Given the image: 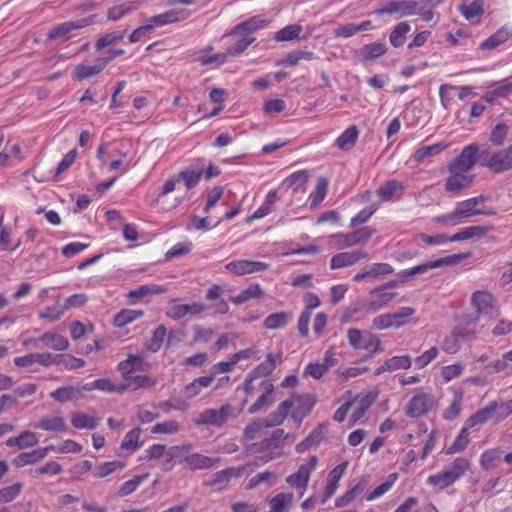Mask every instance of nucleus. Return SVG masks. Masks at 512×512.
<instances>
[{
    "label": "nucleus",
    "instance_id": "36",
    "mask_svg": "<svg viewBox=\"0 0 512 512\" xmlns=\"http://www.w3.org/2000/svg\"><path fill=\"white\" fill-rule=\"evenodd\" d=\"M448 145L444 142H439L434 145L424 146L415 151L413 160L416 162L423 161L429 157L436 156L445 150Z\"/></svg>",
    "mask_w": 512,
    "mask_h": 512
},
{
    "label": "nucleus",
    "instance_id": "13",
    "mask_svg": "<svg viewBox=\"0 0 512 512\" xmlns=\"http://www.w3.org/2000/svg\"><path fill=\"white\" fill-rule=\"evenodd\" d=\"M290 400L294 403L291 416L294 420H298L299 422L312 411L316 402L314 396L311 394L293 395Z\"/></svg>",
    "mask_w": 512,
    "mask_h": 512
},
{
    "label": "nucleus",
    "instance_id": "44",
    "mask_svg": "<svg viewBox=\"0 0 512 512\" xmlns=\"http://www.w3.org/2000/svg\"><path fill=\"white\" fill-rule=\"evenodd\" d=\"M142 310L123 309L114 317V325L123 327L143 316Z\"/></svg>",
    "mask_w": 512,
    "mask_h": 512
},
{
    "label": "nucleus",
    "instance_id": "19",
    "mask_svg": "<svg viewBox=\"0 0 512 512\" xmlns=\"http://www.w3.org/2000/svg\"><path fill=\"white\" fill-rule=\"evenodd\" d=\"M54 446L50 445L45 448L36 449L31 452H23L14 458L13 464L17 468L24 467L25 465H31L44 459L50 450H53Z\"/></svg>",
    "mask_w": 512,
    "mask_h": 512
},
{
    "label": "nucleus",
    "instance_id": "48",
    "mask_svg": "<svg viewBox=\"0 0 512 512\" xmlns=\"http://www.w3.org/2000/svg\"><path fill=\"white\" fill-rule=\"evenodd\" d=\"M142 363V359L139 356L130 354L128 358L119 363V370L122 372L125 380L132 377V371L138 369V365Z\"/></svg>",
    "mask_w": 512,
    "mask_h": 512
},
{
    "label": "nucleus",
    "instance_id": "34",
    "mask_svg": "<svg viewBox=\"0 0 512 512\" xmlns=\"http://www.w3.org/2000/svg\"><path fill=\"white\" fill-rule=\"evenodd\" d=\"M50 396L61 403L78 399L80 397V386H65L50 393Z\"/></svg>",
    "mask_w": 512,
    "mask_h": 512
},
{
    "label": "nucleus",
    "instance_id": "43",
    "mask_svg": "<svg viewBox=\"0 0 512 512\" xmlns=\"http://www.w3.org/2000/svg\"><path fill=\"white\" fill-rule=\"evenodd\" d=\"M404 189V185L398 180H390L376 191L383 201H389L394 194Z\"/></svg>",
    "mask_w": 512,
    "mask_h": 512
},
{
    "label": "nucleus",
    "instance_id": "64",
    "mask_svg": "<svg viewBox=\"0 0 512 512\" xmlns=\"http://www.w3.org/2000/svg\"><path fill=\"white\" fill-rule=\"evenodd\" d=\"M508 361H512V350L506 352L502 359H497L491 362L486 366V369L490 374L505 371L508 368Z\"/></svg>",
    "mask_w": 512,
    "mask_h": 512
},
{
    "label": "nucleus",
    "instance_id": "33",
    "mask_svg": "<svg viewBox=\"0 0 512 512\" xmlns=\"http://www.w3.org/2000/svg\"><path fill=\"white\" fill-rule=\"evenodd\" d=\"M490 230L491 228L487 226H470L455 233L453 236L450 237L449 240L450 242H454L467 240L476 236L480 237L488 233Z\"/></svg>",
    "mask_w": 512,
    "mask_h": 512
},
{
    "label": "nucleus",
    "instance_id": "57",
    "mask_svg": "<svg viewBox=\"0 0 512 512\" xmlns=\"http://www.w3.org/2000/svg\"><path fill=\"white\" fill-rule=\"evenodd\" d=\"M59 364L63 365L68 370H75L82 368L85 365V361L71 354H60L58 355L57 361V365Z\"/></svg>",
    "mask_w": 512,
    "mask_h": 512
},
{
    "label": "nucleus",
    "instance_id": "49",
    "mask_svg": "<svg viewBox=\"0 0 512 512\" xmlns=\"http://www.w3.org/2000/svg\"><path fill=\"white\" fill-rule=\"evenodd\" d=\"M124 467H125V463H123L121 461L115 460V461L104 462L95 468L94 476L96 478H104V477L112 474L116 470H122Z\"/></svg>",
    "mask_w": 512,
    "mask_h": 512
},
{
    "label": "nucleus",
    "instance_id": "40",
    "mask_svg": "<svg viewBox=\"0 0 512 512\" xmlns=\"http://www.w3.org/2000/svg\"><path fill=\"white\" fill-rule=\"evenodd\" d=\"M410 25L407 22H400L397 24L390 33L389 40L393 47H401L405 40L406 35L410 31Z\"/></svg>",
    "mask_w": 512,
    "mask_h": 512
},
{
    "label": "nucleus",
    "instance_id": "20",
    "mask_svg": "<svg viewBox=\"0 0 512 512\" xmlns=\"http://www.w3.org/2000/svg\"><path fill=\"white\" fill-rule=\"evenodd\" d=\"M267 24V20L262 19L260 16H254L234 26L225 36H234L245 32L252 33L265 27Z\"/></svg>",
    "mask_w": 512,
    "mask_h": 512
},
{
    "label": "nucleus",
    "instance_id": "21",
    "mask_svg": "<svg viewBox=\"0 0 512 512\" xmlns=\"http://www.w3.org/2000/svg\"><path fill=\"white\" fill-rule=\"evenodd\" d=\"M282 361V353L279 352L277 355L273 353H268L266 356V360L260 363L256 368H254L250 373L256 379L260 377H266L270 375L273 370L276 368L277 364Z\"/></svg>",
    "mask_w": 512,
    "mask_h": 512
},
{
    "label": "nucleus",
    "instance_id": "1",
    "mask_svg": "<svg viewBox=\"0 0 512 512\" xmlns=\"http://www.w3.org/2000/svg\"><path fill=\"white\" fill-rule=\"evenodd\" d=\"M479 164L493 173H503L512 169V144L493 154L483 150L479 154Z\"/></svg>",
    "mask_w": 512,
    "mask_h": 512
},
{
    "label": "nucleus",
    "instance_id": "54",
    "mask_svg": "<svg viewBox=\"0 0 512 512\" xmlns=\"http://www.w3.org/2000/svg\"><path fill=\"white\" fill-rule=\"evenodd\" d=\"M509 127L505 123H498L491 131L489 140L495 146H502L508 135Z\"/></svg>",
    "mask_w": 512,
    "mask_h": 512
},
{
    "label": "nucleus",
    "instance_id": "45",
    "mask_svg": "<svg viewBox=\"0 0 512 512\" xmlns=\"http://www.w3.org/2000/svg\"><path fill=\"white\" fill-rule=\"evenodd\" d=\"M244 470H245V467H238V468L230 467V468H226L221 471H218L213 474L212 483L213 484H222V483L228 482L232 478L240 477Z\"/></svg>",
    "mask_w": 512,
    "mask_h": 512
},
{
    "label": "nucleus",
    "instance_id": "10",
    "mask_svg": "<svg viewBox=\"0 0 512 512\" xmlns=\"http://www.w3.org/2000/svg\"><path fill=\"white\" fill-rule=\"evenodd\" d=\"M368 257V253L363 250H352L335 254L330 261L332 270L352 266L362 259Z\"/></svg>",
    "mask_w": 512,
    "mask_h": 512
},
{
    "label": "nucleus",
    "instance_id": "58",
    "mask_svg": "<svg viewBox=\"0 0 512 512\" xmlns=\"http://www.w3.org/2000/svg\"><path fill=\"white\" fill-rule=\"evenodd\" d=\"M412 361L410 356L403 355V356H394L390 359L386 360V368L389 369V371H395L399 369H409L411 367Z\"/></svg>",
    "mask_w": 512,
    "mask_h": 512
},
{
    "label": "nucleus",
    "instance_id": "30",
    "mask_svg": "<svg viewBox=\"0 0 512 512\" xmlns=\"http://www.w3.org/2000/svg\"><path fill=\"white\" fill-rule=\"evenodd\" d=\"M71 424L77 429H95L99 425V418L83 412H74L71 415Z\"/></svg>",
    "mask_w": 512,
    "mask_h": 512
},
{
    "label": "nucleus",
    "instance_id": "38",
    "mask_svg": "<svg viewBox=\"0 0 512 512\" xmlns=\"http://www.w3.org/2000/svg\"><path fill=\"white\" fill-rule=\"evenodd\" d=\"M104 68L105 62H101L100 59L94 65L80 64L75 68L76 78L78 80L90 78L101 73Z\"/></svg>",
    "mask_w": 512,
    "mask_h": 512
},
{
    "label": "nucleus",
    "instance_id": "47",
    "mask_svg": "<svg viewBox=\"0 0 512 512\" xmlns=\"http://www.w3.org/2000/svg\"><path fill=\"white\" fill-rule=\"evenodd\" d=\"M468 430L469 428L464 425L459 435L456 437L451 446L447 449V454L459 453L465 450V448L468 446L470 442Z\"/></svg>",
    "mask_w": 512,
    "mask_h": 512
},
{
    "label": "nucleus",
    "instance_id": "29",
    "mask_svg": "<svg viewBox=\"0 0 512 512\" xmlns=\"http://www.w3.org/2000/svg\"><path fill=\"white\" fill-rule=\"evenodd\" d=\"M263 385L264 392L259 396L257 401L250 406L248 410L250 414H254L273 403L272 393L274 391V385L268 382L263 383Z\"/></svg>",
    "mask_w": 512,
    "mask_h": 512
},
{
    "label": "nucleus",
    "instance_id": "63",
    "mask_svg": "<svg viewBox=\"0 0 512 512\" xmlns=\"http://www.w3.org/2000/svg\"><path fill=\"white\" fill-rule=\"evenodd\" d=\"M140 428H135L130 430L124 437L121 448L126 450H136L139 447V439H140Z\"/></svg>",
    "mask_w": 512,
    "mask_h": 512
},
{
    "label": "nucleus",
    "instance_id": "32",
    "mask_svg": "<svg viewBox=\"0 0 512 512\" xmlns=\"http://www.w3.org/2000/svg\"><path fill=\"white\" fill-rule=\"evenodd\" d=\"M303 30V27L300 24H292L288 25L278 32H276L274 36V40L276 42H284V41H293L298 39H304L300 34Z\"/></svg>",
    "mask_w": 512,
    "mask_h": 512
},
{
    "label": "nucleus",
    "instance_id": "51",
    "mask_svg": "<svg viewBox=\"0 0 512 512\" xmlns=\"http://www.w3.org/2000/svg\"><path fill=\"white\" fill-rule=\"evenodd\" d=\"M501 454L498 449H489L482 453L480 465L484 470H491L498 465Z\"/></svg>",
    "mask_w": 512,
    "mask_h": 512
},
{
    "label": "nucleus",
    "instance_id": "16",
    "mask_svg": "<svg viewBox=\"0 0 512 512\" xmlns=\"http://www.w3.org/2000/svg\"><path fill=\"white\" fill-rule=\"evenodd\" d=\"M370 295L373 298L363 306L366 311H378L388 305L397 294L395 292L384 291V287H377L370 291Z\"/></svg>",
    "mask_w": 512,
    "mask_h": 512
},
{
    "label": "nucleus",
    "instance_id": "6",
    "mask_svg": "<svg viewBox=\"0 0 512 512\" xmlns=\"http://www.w3.org/2000/svg\"><path fill=\"white\" fill-rule=\"evenodd\" d=\"M318 458L311 456L307 463L302 464L298 471L287 477V483L300 489V496H303L310 479L311 472L316 469Z\"/></svg>",
    "mask_w": 512,
    "mask_h": 512
},
{
    "label": "nucleus",
    "instance_id": "39",
    "mask_svg": "<svg viewBox=\"0 0 512 512\" xmlns=\"http://www.w3.org/2000/svg\"><path fill=\"white\" fill-rule=\"evenodd\" d=\"M191 450V444L172 446L167 451V457L173 459L175 462L185 463V465H187Z\"/></svg>",
    "mask_w": 512,
    "mask_h": 512
},
{
    "label": "nucleus",
    "instance_id": "28",
    "mask_svg": "<svg viewBox=\"0 0 512 512\" xmlns=\"http://www.w3.org/2000/svg\"><path fill=\"white\" fill-rule=\"evenodd\" d=\"M186 468L190 470H202L212 468L218 459H214L199 453H191Z\"/></svg>",
    "mask_w": 512,
    "mask_h": 512
},
{
    "label": "nucleus",
    "instance_id": "23",
    "mask_svg": "<svg viewBox=\"0 0 512 512\" xmlns=\"http://www.w3.org/2000/svg\"><path fill=\"white\" fill-rule=\"evenodd\" d=\"M288 434H285L283 429L275 430L271 437L263 439L259 443L253 444V448L256 452H263L270 449H276L280 445V441L287 438Z\"/></svg>",
    "mask_w": 512,
    "mask_h": 512
},
{
    "label": "nucleus",
    "instance_id": "25",
    "mask_svg": "<svg viewBox=\"0 0 512 512\" xmlns=\"http://www.w3.org/2000/svg\"><path fill=\"white\" fill-rule=\"evenodd\" d=\"M39 341L55 351H64L69 347L68 340L58 333L46 332L42 334Z\"/></svg>",
    "mask_w": 512,
    "mask_h": 512
},
{
    "label": "nucleus",
    "instance_id": "42",
    "mask_svg": "<svg viewBox=\"0 0 512 512\" xmlns=\"http://www.w3.org/2000/svg\"><path fill=\"white\" fill-rule=\"evenodd\" d=\"M387 51L386 45L384 43H373L363 46L360 52L361 60H373L381 57Z\"/></svg>",
    "mask_w": 512,
    "mask_h": 512
},
{
    "label": "nucleus",
    "instance_id": "56",
    "mask_svg": "<svg viewBox=\"0 0 512 512\" xmlns=\"http://www.w3.org/2000/svg\"><path fill=\"white\" fill-rule=\"evenodd\" d=\"M167 329L164 325L158 326L153 332L151 340L147 344V349L151 352H157L164 341Z\"/></svg>",
    "mask_w": 512,
    "mask_h": 512
},
{
    "label": "nucleus",
    "instance_id": "8",
    "mask_svg": "<svg viewBox=\"0 0 512 512\" xmlns=\"http://www.w3.org/2000/svg\"><path fill=\"white\" fill-rule=\"evenodd\" d=\"M434 404L435 401L431 394L420 392L408 402L405 412L411 418H418L427 414Z\"/></svg>",
    "mask_w": 512,
    "mask_h": 512
},
{
    "label": "nucleus",
    "instance_id": "55",
    "mask_svg": "<svg viewBox=\"0 0 512 512\" xmlns=\"http://www.w3.org/2000/svg\"><path fill=\"white\" fill-rule=\"evenodd\" d=\"M414 313L415 309L412 307H401L398 311L389 314L394 327L399 328L405 325L408 318L414 315Z\"/></svg>",
    "mask_w": 512,
    "mask_h": 512
},
{
    "label": "nucleus",
    "instance_id": "9",
    "mask_svg": "<svg viewBox=\"0 0 512 512\" xmlns=\"http://www.w3.org/2000/svg\"><path fill=\"white\" fill-rule=\"evenodd\" d=\"M419 6L415 0H390L378 8L375 13L378 15L400 14L401 16H412L416 14Z\"/></svg>",
    "mask_w": 512,
    "mask_h": 512
},
{
    "label": "nucleus",
    "instance_id": "15",
    "mask_svg": "<svg viewBox=\"0 0 512 512\" xmlns=\"http://www.w3.org/2000/svg\"><path fill=\"white\" fill-rule=\"evenodd\" d=\"M92 23V17L81 18L75 21H68L54 27L49 33L48 38L51 40L58 38H67V35L77 29L89 26Z\"/></svg>",
    "mask_w": 512,
    "mask_h": 512
},
{
    "label": "nucleus",
    "instance_id": "41",
    "mask_svg": "<svg viewBox=\"0 0 512 512\" xmlns=\"http://www.w3.org/2000/svg\"><path fill=\"white\" fill-rule=\"evenodd\" d=\"M455 482L456 481L453 479L451 474H449V472L446 469H444L438 474L429 476L427 479V483L429 485L439 490L445 489L454 484Z\"/></svg>",
    "mask_w": 512,
    "mask_h": 512
},
{
    "label": "nucleus",
    "instance_id": "50",
    "mask_svg": "<svg viewBox=\"0 0 512 512\" xmlns=\"http://www.w3.org/2000/svg\"><path fill=\"white\" fill-rule=\"evenodd\" d=\"M509 38V32L508 30L501 28L496 33L491 35L489 38H487L485 41H483L480 44L481 49H493L499 46L500 44L507 41Z\"/></svg>",
    "mask_w": 512,
    "mask_h": 512
},
{
    "label": "nucleus",
    "instance_id": "37",
    "mask_svg": "<svg viewBox=\"0 0 512 512\" xmlns=\"http://www.w3.org/2000/svg\"><path fill=\"white\" fill-rule=\"evenodd\" d=\"M263 290L258 284H252L248 288L242 290L238 295L231 297L234 304H242L254 298H261Z\"/></svg>",
    "mask_w": 512,
    "mask_h": 512
},
{
    "label": "nucleus",
    "instance_id": "12",
    "mask_svg": "<svg viewBox=\"0 0 512 512\" xmlns=\"http://www.w3.org/2000/svg\"><path fill=\"white\" fill-rule=\"evenodd\" d=\"M225 268L228 271L241 276L267 270L269 268V264L260 261L236 260L226 264Z\"/></svg>",
    "mask_w": 512,
    "mask_h": 512
},
{
    "label": "nucleus",
    "instance_id": "27",
    "mask_svg": "<svg viewBox=\"0 0 512 512\" xmlns=\"http://www.w3.org/2000/svg\"><path fill=\"white\" fill-rule=\"evenodd\" d=\"M292 319L290 312H277L268 315L264 320V327L271 330H276L285 327Z\"/></svg>",
    "mask_w": 512,
    "mask_h": 512
},
{
    "label": "nucleus",
    "instance_id": "7",
    "mask_svg": "<svg viewBox=\"0 0 512 512\" xmlns=\"http://www.w3.org/2000/svg\"><path fill=\"white\" fill-rule=\"evenodd\" d=\"M458 262V256L451 255L444 258L428 261L410 269L402 270L398 273L401 282H406L410 277L414 275L424 274L431 269H435L441 266L452 265Z\"/></svg>",
    "mask_w": 512,
    "mask_h": 512
},
{
    "label": "nucleus",
    "instance_id": "26",
    "mask_svg": "<svg viewBox=\"0 0 512 512\" xmlns=\"http://www.w3.org/2000/svg\"><path fill=\"white\" fill-rule=\"evenodd\" d=\"M33 426L36 429H42L50 432H64L68 428L65 419L60 416L52 418H43L38 423H35Z\"/></svg>",
    "mask_w": 512,
    "mask_h": 512
},
{
    "label": "nucleus",
    "instance_id": "59",
    "mask_svg": "<svg viewBox=\"0 0 512 512\" xmlns=\"http://www.w3.org/2000/svg\"><path fill=\"white\" fill-rule=\"evenodd\" d=\"M462 394H455L450 405L443 411V418L453 420L457 418L461 412Z\"/></svg>",
    "mask_w": 512,
    "mask_h": 512
},
{
    "label": "nucleus",
    "instance_id": "2",
    "mask_svg": "<svg viewBox=\"0 0 512 512\" xmlns=\"http://www.w3.org/2000/svg\"><path fill=\"white\" fill-rule=\"evenodd\" d=\"M374 232L375 230L372 228L363 227L349 233L333 234L329 239L333 243V248L341 250L352 246L366 244Z\"/></svg>",
    "mask_w": 512,
    "mask_h": 512
},
{
    "label": "nucleus",
    "instance_id": "3",
    "mask_svg": "<svg viewBox=\"0 0 512 512\" xmlns=\"http://www.w3.org/2000/svg\"><path fill=\"white\" fill-rule=\"evenodd\" d=\"M349 344L355 349H364L369 351V356L382 352V343L380 338L370 332H361L359 329L350 328L347 331Z\"/></svg>",
    "mask_w": 512,
    "mask_h": 512
},
{
    "label": "nucleus",
    "instance_id": "61",
    "mask_svg": "<svg viewBox=\"0 0 512 512\" xmlns=\"http://www.w3.org/2000/svg\"><path fill=\"white\" fill-rule=\"evenodd\" d=\"M124 35L125 31H114L111 33H107L97 40L95 46L97 50H101L109 45L121 41L124 38Z\"/></svg>",
    "mask_w": 512,
    "mask_h": 512
},
{
    "label": "nucleus",
    "instance_id": "62",
    "mask_svg": "<svg viewBox=\"0 0 512 512\" xmlns=\"http://www.w3.org/2000/svg\"><path fill=\"white\" fill-rule=\"evenodd\" d=\"M180 430V425L175 420H168L163 423L155 424L151 432L153 434H174Z\"/></svg>",
    "mask_w": 512,
    "mask_h": 512
},
{
    "label": "nucleus",
    "instance_id": "17",
    "mask_svg": "<svg viewBox=\"0 0 512 512\" xmlns=\"http://www.w3.org/2000/svg\"><path fill=\"white\" fill-rule=\"evenodd\" d=\"M188 16H189V13L186 10L172 9V10H168L162 14L152 16L148 20V22H149L150 26L152 27V29H154L155 27H160V26H164L167 24L185 20L186 18H188Z\"/></svg>",
    "mask_w": 512,
    "mask_h": 512
},
{
    "label": "nucleus",
    "instance_id": "24",
    "mask_svg": "<svg viewBox=\"0 0 512 512\" xmlns=\"http://www.w3.org/2000/svg\"><path fill=\"white\" fill-rule=\"evenodd\" d=\"M359 131L356 126L348 127L335 141V145L342 151L352 149L358 139Z\"/></svg>",
    "mask_w": 512,
    "mask_h": 512
},
{
    "label": "nucleus",
    "instance_id": "14",
    "mask_svg": "<svg viewBox=\"0 0 512 512\" xmlns=\"http://www.w3.org/2000/svg\"><path fill=\"white\" fill-rule=\"evenodd\" d=\"M472 216H476V208L473 206H466L463 204V201H461L457 203L453 212L437 217V222L457 225L461 223L463 219Z\"/></svg>",
    "mask_w": 512,
    "mask_h": 512
},
{
    "label": "nucleus",
    "instance_id": "35",
    "mask_svg": "<svg viewBox=\"0 0 512 512\" xmlns=\"http://www.w3.org/2000/svg\"><path fill=\"white\" fill-rule=\"evenodd\" d=\"M292 501L291 493H279L270 500V512H288Z\"/></svg>",
    "mask_w": 512,
    "mask_h": 512
},
{
    "label": "nucleus",
    "instance_id": "5",
    "mask_svg": "<svg viewBox=\"0 0 512 512\" xmlns=\"http://www.w3.org/2000/svg\"><path fill=\"white\" fill-rule=\"evenodd\" d=\"M479 146L470 144L466 146L461 153L450 163L449 172L459 171L469 172L479 159L480 154Z\"/></svg>",
    "mask_w": 512,
    "mask_h": 512
},
{
    "label": "nucleus",
    "instance_id": "18",
    "mask_svg": "<svg viewBox=\"0 0 512 512\" xmlns=\"http://www.w3.org/2000/svg\"><path fill=\"white\" fill-rule=\"evenodd\" d=\"M473 179V176L465 175L464 172H450V176L445 182V190L447 192H460L469 188L473 182Z\"/></svg>",
    "mask_w": 512,
    "mask_h": 512
},
{
    "label": "nucleus",
    "instance_id": "11",
    "mask_svg": "<svg viewBox=\"0 0 512 512\" xmlns=\"http://www.w3.org/2000/svg\"><path fill=\"white\" fill-rule=\"evenodd\" d=\"M471 303L478 314L493 316L496 313L495 298L488 291H476L472 294Z\"/></svg>",
    "mask_w": 512,
    "mask_h": 512
},
{
    "label": "nucleus",
    "instance_id": "31",
    "mask_svg": "<svg viewBox=\"0 0 512 512\" xmlns=\"http://www.w3.org/2000/svg\"><path fill=\"white\" fill-rule=\"evenodd\" d=\"M203 174V168H187L178 173L176 180L183 181L187 189L195 187Z\"/></svg>",
    "mask_w": 512,
    "mask_h": 512
},
{
    "label": "nucleus",
    "instance_id": "53",
    "mask_svg": "<svg viewBox=\"0 0 512 512\" xmlns=\"http://www.w3.org/2000/svg\"><path fill=\"white\" fill-rule=\"evenodd\" d=\"M136 9L137 6L133 2L123 3L118 6L110 8L107 13V18L111 21H117L124 15Z\"/></svg>",
    "mask_w": 512,
    "mask_h": 512
},
{
    "label": "nucleus",
    "instance_id": "4",
    "mask_svg": "<svg viewBox=\"0 0 512 512\" xmlns=\"http://www.w3.org/2000/svg\"><path fill=\"white\" fill-rule=\"evenodd\" d=\"M233 406L229 403L222 405L219 409H206L200 412L194 419L196 425H211L222 427L233 413Z\"/></svg>",
    "mask_w": 512,
    "mask_h": 512
},
{
    "label": "nucleus",
    "instance_id": "60",
    "mask_svg": "<svg viewBox=\"0 0 512 512\" xmlns=\"http://www.w3.org/2000/svg\"><path fill=\"white\" fill-rule=\"evenodd\" d=\"M461 344L460 338L453 328L451 333L443 340L442 349L447 353L454 354L460 349Z\"/></svg>",
    "mask_w": 512,
    "mask_h": 512
},
{
    "label": "nucleus",
    "instance_id": "46",
    "mask_svg": "<svg viewBox=\"0 0 512 512\" xmlns=\"http://www.w3.org/2000/svg\"><path fill=\"white\" fill-rule=\"evenodd\" d=\"M470 468V461L465 457H457L446 470L457 481Z\"/></svg>",
    "mask_w": 512,
    "mask_h": 512
},
{
    "label": "nucleus",
    "instance_id": "52",
    "mask_svg": "<svg viewBox=\"0 0 512 512\" xmlns=\"http://www.w3.org/2000/svg\"><path fill=\"white\" fill-rule=\"evenodd\" d=\"M129 382L131 390H138L140 388H150L156 384V379L148 375H133L130 379L126 380Z\"/></svg>",
    "mask_w": 512,
    "mask_h": 512
},
{
    "label": "nucleus",
    "instance_id": "22",
    "mask_svg": "<svg viewBox=\"0 0 512 512\" xmlns=\"http://www.w3.org/2000/svg\"><path fill=\"white\" fill-rule=\"evenodd\" d=\"M459 10L469 22L479 23L484 14V1L474 0L470 4H462Z\"/></svg>",
    "mask_w": 512,
    "mask_h": 512
}]
</instances>
